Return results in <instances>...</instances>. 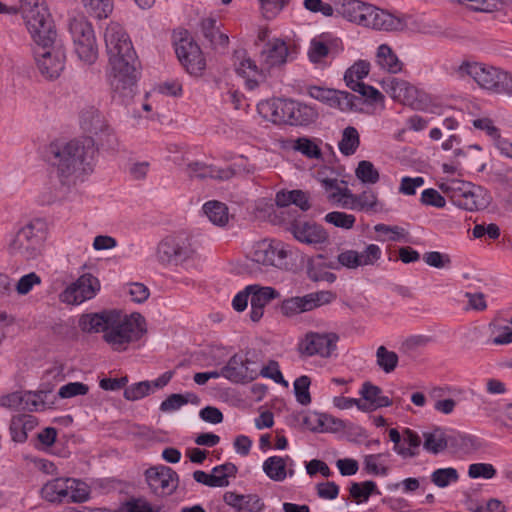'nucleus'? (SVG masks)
<instances>
[{"mask_svg": "<svg viewBox=\"0 0 512 512\" xmlns=\"http://www.w3.org/2000/svg\"><path fill=\"white\" fill-rule=\"evenodd\" d=\"M360 395L366 402H370L373 408H382L392 405V401L388 396L382 395L380 387L370 382H365L360 390Z\"/></svg>", "mask_w": 512, "mask_h": 512, "instance_id": "obj_34", "label": "nucleus"}, {"mask_svg": "<svg viewBox=\"0 0 512 512\" xmlns=\"http://www.w3.org/2000/svg\"><path fill=\"white\" fill-rule=\"evenodd\" d=\"M441 189L459 208L477 211L487 206V200L482 196L481 187L462 180H452L442 184Z\"/></svg>", "mask_w": 512, "mask_h": 512, "instance_id": "obj_10", "label": "nucleus"}, {"mask_svg": "<svg viewBox=\"0 0 512 512\" xmlns=\"http://www.w3.org/2000/svg\"><path fill=\"white\" fill-rule=\"evenodd\" d=\"M32 37L44 44L51 42L53 26L49 19L45 0H20L17 6Z\"/></svg>", "mask_w": 512, "mask_h": 512, "instance_id": "obj_7", "label": "nucleus"}, {"mask_svg": "<svg viewBox=\"0 0 512 512\" xmlns=\"http://www.w3.org/2000/svg\"><path fill=\"white\" fill-rule=\"evenodd\" d=\"M325 256L322 254H318L316 256L310 257L307 260V274L308 277L313 281H321L324 280V269L327 267L332 268L330 265L324 264Z\"/></svg>", "mask_w": 512, "mask_h": 512, "instance_id": "obj_52", "label": "nucleus"}, {"mask_svg": "<svg viewBox=\"0 0 512 512\" xmlns=\"http://www.w3.org/2000/svg\"><path fill=\"white\" fill-rule=\"evenodd\" d=\"M336 12L350 22L376 30H398L403 22L391 13L360 0H337Z\"/></svg>", "mask_w": 512, "mask_h": 512, "instance_id": "obj_3", "label": "nucleus"}, {"mask_svg": "<svg viewBox=\"0 0 512 512\" xmlns=\"http://www.w3.org/2000/svg\"><path fill=\"white\" fill-rule=\"evenodd\" d=\"M360 145V137L357 129L352 126L346 127L342 132V138L338 147L345 156L353 155Z\"/></svg>", "mask_w": 512, "mask_h": 512, "instance_id": "obj_41", "label": "nucleus"}, {"mask_svg": "<svg viewBox=\"0 0 512 512\" xmlns=\"http://www.w3.org/2000/svg\"><path fill=\"white\" fill-rule=\"evenodd\" d=\"M253 289L250 294V319L253 322H258L264 314L265 306L272 300L280 296L278 290L269 286H260L257 284L250 285Z\"/></svg>", "mask_w": 512, "mask_h": 512, "instance_id": "obj_27", "label": "nucleus"}, {"mask_svg": "<svg viewBox=\"0 0 512 512\" xmlns=\"http://www.w3.org/2000/svg\"><path fill=\"white\" fill-rule=\"evenodd\" d=\"M191 177L197 178H214V179H228L231 176V171L216 169L213 166H208L201 162H191L187 167Z\"/></svg>", "mask_w": 512, "mask_h": 512, "instance_id": "obj_35", "label": "nucleus"}, {"mask_svg": "<svg viewBox=\"0 0 512 512\" xmlns=\"http://www.w3.org/2000/svg\"><path fill=\"white\" fill-rule=\"evenodd\" d=\"M461 76H470L482 89L498 94L504 70L479 62H463L458 70Z\"/></svg>", "mask_w": 512, "mask_h": 512, "instance_id": "obj_18", "label": "nucleus"}, {"mask_svg": "<svg viewBox=\"0 0 512 512\" xmlns=\"http://www.w3.org/2000/svg\"><path fill=\"white\" fill-rule=\"evenodd\" d=\"M51 42L44 44L37 39H33L37 45L34 50L35 60L40 73L50 79L59 77L64 69V54L60 50L54 49L53 43L56 38V31L53 29Z\"/></svg>", "mask_w": 512, "mask_h": 512, "instance_id": "obj_17", "label": "nucleus"}, {"mask_svg": "<svg viewBox=\"0 0 512 512\" xmlns=\"http://www.w3.org/2000/svg\"><path fill=\"white\" fill-rule=\"evenodd\" d=\"M308 95L322 102L330 108L338 109L340 111H350L359 109L361 103L360 98L347 91H341L331 88H324L320 86L307 87Z\"/></svg>", "mask_w": 512, "mask_h": 512, "instance_id": "obj_20", "label": "nucleus"}, {"mask_svg": "<svg viewBox=\"0 0 512 512\" xmlns=\"http://www.w3.org/2000/svg\"><path fill=\"white\" fill-rule=\"evenodd\" d=\"M104 40L111 65L108 79L113 98L127 103L136 93V52L129 35L119 23L111 22L106 27Z\"/></svg>", "mask_w": 512, "mask_h": 512, "instance_id": "obj_1", "label": "nucleus"}, {"mask_svg": "<svg viewBox=\"0 0 512 512\" xmlns=\"http://www.w3.org/2000/svg\"><path fill=\"white\" fill-rule=\"evenodd\" d=\"M292 147L308 158L318 159L322 156L321 149L317 143L306 137L296 139Z\"/></svg>", "mask_w": 512, "mask_h": 512, "instance_id": "obj_54", "label": "nucleus"}, {"mask_svg": "<svg viewBox=\"0 0 512 512\" xmlns=\"http://www.w3.org/2000/svg\"><path fill=\"white\" fill-rule=\"evenodd\" d=\"M52 152L58 159L56 165L63 184L70 177L79 178L94 170L97 148L93 137L71 140Z\"/></svg>", "mask_w": 512, "mask_h": 512, "instance_id": "obj_2", "label": "nucleus"}, {"mask_svg": "<svg viewBox=\"0 0 512 512\" xmlns=\"http://www.w3.org/2000/svg\"><path fill=\"white\" fill-rule=\"evenodd\" d=\"M281 224L300 243L316 247L329 241V234L322 225L305 220L299 214L297 217L283 218Z\"/></svg>", "mask_w": 512, "mask_h": 512, "instance_id": "obj_13", "label": "nucleus"}, {"mask_svg": "<svg viewBox=\"0 0 512 512\" xmlns=\"http://www.w3.org/2000/svg\"><path fill=\"white\" fill-rule=\"evenodd\" d=\"M47 396V393L44 391L32 392L26 391L22 392V410L28 411H43L46 409V403L44 398Z\"/></svg>", "mask_w": 512, "mask_h": 512, "instance_id": "obj_47", "label": "nucleus"}, {"mask_svg": "<svg viewBox=\"0 0 512 512\" xmlns=\"http://www.w3.org/2000/svg\"><path fill=\"white\" fill-rule=\"evenodd\" d=\"M100 289L98 278L90 273L81 275L75 282L70 284L60 295L62 302L78 305L90 300Z\"/></svg>", "mask_w": 512, "mask_h": 512, "instance_id": "obj_23", "label": "nucleus"}, {"mask_svg": "<svg viewBox=\"0 0 512 512\" xmlns=\"http://www.w3.org/2000/svg\"><path fill=\"white\" fill-rule=\"evenodd\" d=\"M356 177L365 184H375L380 179V174L374 164L368 160H362L358 163L355 170Z\"/></svg>", "mask_w": 512, "mask_h": 512, "instance_id": "obj_49", "label": "nucleus"}, {"mask_svg": "<svg viewBox=\"0 0 512 512\" xmlns=\"http://www.w3.org/2000/svg\"><path fill=\"white\" fill-rule=\"evenodd\" d=\"M40 283V276L37 275L35 272H31L29 274L22 276L18 280L16 284V291L20 295H26L32 290L34 285H39Z\"/></svg>", "mask_w": 512, "mask_h": 512, "instance_id": "obj_63", "label": "nucleus"}, {"mask_svg": "<svg viewBox=\"0 0 512 512\" xmlns=\"http://www.w3.org/2000/svg\"><path fill=\"white\" fill-rule=\"evenodd\" d=\"M381 256L382 251L380 247L376 244H369L364 251L358 252L357 262H359V267L371 266L374 265Z\"/></svg>", "mask_w": 512, "mask_h": 512, "instance_id": "obj_58", "label": "nucleus"}, {"mask_svg": "<svg viewBox=\"0 0 512 512\" xmlns=\"http://www.w3.org/2000/svg\"><path fill=\"white\" fill-rule=\"evenodd\" d=\"M233 65L236 73L245 78L246 88L253 90L258 87L257 76L265 78V72L262 67H258L253 59L248 56L245 49L235 50L232 56Z\"/></svg>", "mask_w": 512, "mask_h": 512, "instance_id": "obj_24", "label": "nucleus"}, {"mask_svg": "<svg viewBox=\"0 0 512 512\" xmlns=\"http://www.w3.org/2000/svg\"><path fill=\"white\" fill-rule=\"evenodd\" d=\"M354 92H357L360 94L361 97V103L359 104V107L364 103L368 104H376L379 102H382L384 99L383 94L374 88L373 86L366 85L364 83L355 84L354 89H352Z\"/></svg>", "mask_w": 512, "mask_h": 512, "instance_id": "obj_53", "label": "nucleus"}, {"mask_svg": "<svg viewBox=\"0 0 512 512\" xmlns=\"http://www.w3.org/2000/svg\"><path fill=\"white\" fill-rule=\"evenodd\" d=\"M48 226L45 220L36 218L22 227L9 245L11 254L20 255L24 259H34L41 250L46 239Z\"/></svg>", "mask_w": 512, "mask_h": 512, "instance_id": "obj_6", "label": "nucleus"}, {"mask_svg": "<svg viewBox=\"0 0 512 512\" xmlns=\"http://www.w3.org/2000/svg\"><path fill=\"white\" fill-rule=\"evenodd\" d=\"M334 299L335 295L330 291L312 292L304 296L286 298L279 303L277 309L284 317L292 318L328 304Z\"/></svg>", "mask_w": 512, "mask_h": 512, "instance_id": "obj_15", "label": "nucleus"}, {"mask_svg": "<svg viewBox=\"0 0 512 512\" xmlns=\"http://www.w3.org/2000/svg\"><path fill=\"white\" fill-rule=\"evenodd\" d=\"M288 245L276 239H263L256 242L250 252L251 260L264 266L282 268L290 253Z\"/></svg>", "mask_w": 512, "mask_h": 512, "instance_id": "obj_16", "label": "nucleus"}, {"mask_svg": "<svg viewBox=\"0 0 512 512\" xmlns=\"http://www.w3.org/2000/svg\"><path fill=\"white\" fill-rule=\"evenodd\" d=\"M351 208L365 212H377L378 211V199L375 192L372 190L363 191L361 194L353 195L350 194Z\"/></svg>", "mask_w": 512, "mask_h": 512, "instance_id": "obj_37", "label": "nucleus"}, {"mask_svg": "<svg viewBox=\"0 0 512 512\" xmlns=\"http://www.w3.org/2000/svg\"><path fill=\"white\" fill-rule=\"evenodd\" d=\"M288 99L273 98L261 101L257 105L259 114L274 124H285Z\"/></svg>", "mask_w": 512, "mask_h": 512, "instance_id": "obj_30", "label": "nucleus"}, {"mask_svg": "<svg viewBox=\"0 0 512 512\" xmlns=\"http://www.w3.org/2000/svg\"><path fill=\"white\" fill-rule=\"evenodd\" d=\"M236 473L237 467L233 463H225L214 467L211 474L224 482L223 484L216 485V487H226L229 485V477H234Z\"/></svg>", "mask_w": 512, "mask_h": 512, "instance_id": "obj_62", "label": "nucleus"}, {"mask_svg": "<svg viewBox=\"0 0 512 512\" xmlns=\"http://www.w3.org/2000/svg\"><path fill=\"white\" fill-rule=\"evenodd\" d=\"M289 49L285 41L274 38L267 41L259 53V62L263 72L285 64Z\"/></svg>", "mask_w": 512, "mask_h": 512, "instance_id": "obj_25", "label": "nucleus"}, {"mask_svg": "<svg viewBox=\"0 0 512 512\" xmlns=\"http://www.w3.org/2000/svg\"><path fill=\"white\" fill-rule=\"evenodd\" d=\"M265 505L257 495H243L239 512H261Z\"/></svg>", "mask_w": 512, "mask_h": 512, "instance_id": "obj_64", "label": "nucleus"}, {"mask_svg": "<svg viewBox=\"0 0 512 512\" xmlns=\"http://www.w3.org/2000/svg\"><path fill=\"white\" fill-rule=\"evenodd\" d=\"M115 512H159L143 497H131L123 502Z\"/></svg>", "mask_w": 512, "mask_h": 512, "instance_id": "obj_50", "label": "nucleus"}, {"mask_svg": "<svg viewBox=\"0 0 512 512\" xmlns=\"http://www.w3.org/2000/svg\"><path fill=\"white\" fill-rule=\"evenodd\" d=\"M198 397L192 393L183 394H171L160 404V410L162 412H172L180 409L186 405L189 401L192 403L198 402Z\"/></svg>", "mask_w": 512, "mask_h": 512, "instance_id": "obj_45", "label": "nucleus"}, {"mask_svg": "<svg viewBox=\"0 0 512 512\" xmlns=\"http://www.w3.org/2000/svg\"><path fill=\"white\" fill-rule=\"evenodd\" d=\"M203 211L208 219L217 226H225L229 221L228 207L226 204L211 200L203 205Z\"/></svg>", "mask_w": 512, "mask_h": 512, "instance_id": "obj_36", "label": "nucleus"}, {"mask_svg": "<svg viewBox=\"0 0 512 512\" xmlns=\"http://www.w3.org/2000/svg\"><path fill=\"white\" fill-rule=\"evenodd\" d=\"M89 391L88 385L82 382H70L63 385L59 391L58 395L60 398H72L79 395H86Z\"/></svg>", "mask_w": 512, "mask_h": 512, "instance_id": "obj_61", "label": "nucleus"}, {"mask_svg": "<svg viewBox=\"0 0 512 512\" xmlns=\"http://www.w3.org/2000/svg\"><path fill=\"white\" fill-rule=\"evenodd\" d=\"M145 481L151 492L157 496H169L179 484V476L171 467L155 465L144 472Z\"/></svg>", "mask_w": 512, "mask_h": 512, "instance_id": "obj_21", "label": "nucleus"}, {"mask_svg": "<svg viewBox=\"0 0 512 512\" xmlns=\"http://www.w3.org/2000/svg\"><path fill=\"white\" fill-rule=\"evenodd\" d=\"M376 63L385 71L396 74L402 71L403 63L387 44H381L376 53Z\"/></svg>", "mask_w": 512, "mask_h": 512, "instance_id": "obj_33", "label": "nucleus"}, {"mask_svg": "<svg viewBox=\"0 0 512 512\" xmlns=\"http://www.w3.org/2000/svg\"><path fill=\"white\" fill-rule=\"evenodd\" d=\"M81 129L97 138L98 144L105 148H114L117 138L113 129L106 122L101 112L93 106L84 108L80 112Z\"/></svg>", "mask_w": 512, "mask_h": 512, "instance_id": "obj_12", "label": "nucleus"}, {"mask_svg": "<svg viewBox=\"0 0 512 512\" xmlns=\"http://www.w3.org/2000/svg\"><path fill=\"white\" fill-rule=\"evenodd\" d=\"M288 460L291 464L293 463L289 456H270L263 462V471L271 480L282 482L286 479L287 475L293 476L294 474L292 469H290L289 472L287 471Z\"/></svg>", "mask_w": 512, "mask_h": 512, "instance_id": "obj_32", "label": "nucleus"}, {"mask_svg": "<svg viewBox=\"0 0 512 512\" xmlns=\"http://www.w3.org/2000/svg\"><path fill=\"white\" fill-rule=\"evenodd\" d=\"M147 332L145 318L140 313L130 315L113 309L103 340L115 352H124Z\"/></svg>", "mask_w": 512, "mask_h": 512, "instance_id": "obj_4", "label": "nucleus"}, {"mask_svg": "<svg viewBox=\"0 0 512 512\" xmlns=\"http://www.w3.org/2000/svg\"><path fill=\"white\" fill-rule=\"evenodd\" d=\"M174 47L178 60L191 75H200L206 62L203 53L187 30L174 33Z\"/></svg>", "mask_w": 512, "mask_h": 512, "instance_id": "obj_11", "label": "nucleus"}, {"mask_svg": "<svg viewBox=\"0 0 512 512\" xmlns=\"http://www.w3.org/2000/svg\"><path fill=\"white\" fill-rule=\"evenodd\" d=\"M113 309L103 310L99 313L83 314L78 322L80 329L86 333H106Z\"/></svg>", "mask_w": 512, "mask_h": 512, "instance_id": "obj_31", "label": "nucleus"}, {"mask_svg": "<svg viewBox=\"0 0 512 512\" xmlns=\"http://www.w3.org/2000/svg\"><path fill=\"white\" fill-rule=\"evenodd\" d=\"M252 351L234 354L222 367V376L233 383H248L259 375V368Z\"/></svg>", "mask_w": 512, "mask_h": 512, "instance_id": "obj_14", "label": "nucleus"}, {"mask_svg": "<svg viewBox=\"0 0 512 512\" xmlns=\"http://www.w3.org/2000/svg\"><path fill=\"white\" fill-rule=\"evenodd\" d=\"M370 63L365 60H358L344 74V81L350 89L355 84L363 83L362 80L369 74Z\"/></svg>", "mask_w": 512, "mask_h": 512, "instance_id": "obj_40", "label": "nucleus"}, {"mask_svg": "<svg viewBox=\"0 0 512 512\" xmlns=\"http://www.w3.org/2000/svg\"><path fill=\"white\" fill-rule=\"evenodd\" d=\"M196 256L191 239L184 234H174L163 238L157 245L156 257L163 265H180Z\"/></svg>", "mask_w": 512, "mask_h": 512, "instance_id": "obj_9", "label": "nucleus"}, {"mask_svg": "<svg viewBox=\"0 0 512 512\" xmlns=\"http://www.w3.org/2000/svg\"><path fill=\"white\" fill-rule=\"evenodd\" d=\"M324 220L327 223L334 225L335 227L351 229L356 222V217L345 212L332 211L325 215Z\"/></svg>", "mask_w": 512, "mask_h": 512, "instance_id": "obj_55", "label": "nucleus"}, {"mask_svg": "<svg viewBox=\"0 0 512 512\" xmlns=\"http://www.w3.org/2000/svg\"><path fill=\"white\" fill-rule=\"evenodd\" d=\"M308 56L311 62L320 63L325 57L330 56L327 45L322 35L312 39Z\"/></svg>", "mask_w": 512, "mask_h": 512, "instance_id": "obj_56", "label": "nucleus"}, {"mask_svg": "<svg viewBox=\"0 0 512 512\" xmlns=\"http://www.w3.org/2000/svg\"><path fill=\"white\" fill-rule=\"evenodd\" d=\"M497 474L496 469L489 463H473L469 465L468 476L473 479H491Z\"/></svg>", "mask_w": 512, "mask_h": 512, "instance_id": "obj_60", "label": "nucleus"}, {"mask_svg": "<svg viewBox=\"0 0 512 512\" xmlns=\"http://www.w3.org/2000/svg\"><path fill=\"white\" fill-rule=\"evenodd\" d=\"M339 336L336 333L308 332L298 344L302 355L328 358L337 348Z\"/></svg>", "mask_w": 512, "mask_h": 512, "instance_id": "obj_22", "label": "nucleus"}, {"mask_svg": "<svg viewBox=\"0 0 512 512\" xmlns=\"http://www.w3.org/2000/svg\"><path fill=\"white\" fill-rule=\"evenodd\" d=\"M398 355L394 351L388 350L385 346H379L376 351L377 365L385 372H393L398 365Z\"/></svg>", "mask_w": 512, "mask_h": 512, "instance_id": "obj_46", "label": "nucleus"}, {"mask_svg": "<svg viewBox=\"0 0 512 512\" xmlns=\"http://www.w3.org/2000/svg\"><path fill=\"white\" fill-rule=\"evenodd\" d=\"M87 13L98 19L107 18L113 10V0H81Z\"/></svg>", "mask_w": 512, "mask_h": 512, "instance_id": "obj_43", "label": "nucleus"}, {"mask_svg": "<svg viewBox=\"0 0 512 512\" xmlns=\"http://www.w3.org/2000/svg\"><path fill=\"white\" fill-rule=\"evenodd\" d=\"M423 437L424 449L432 454H438L442 452L448 445L446 434L441 429H435L432 432H426L423 434Z\"/></svg>", "mask_w": 512, "mask_h": 512, "instance_id": "obj_39", "label": "nucleus"}, {"mask_svg": "<svg viewBox=\"0 0 512 512\" xmlns=\"http://www.w3.org/2000/svg\"><path fill=\"white\" fill-rule=\"evenodd\" d=\"M318 118V111L307 104L288 99L285 124L307 126Z\"/></svg>", "mask_w": 512, "mask_h": 512, "instance_id": "obj_28", "label": "nucleus"}, {"mask_svg": "<svg viewBox=\"0 0 512 512\" xmlns=\"http://www.w3.org/2000/svg\"><path fill=\"white\" fill-rule=\"evenodd\" d=\"M276 205L279 208L278 214L275 217L280 218V223L283 222V218L296 217L291 213V205L299 207L302 211L310 209L311 205L309 202V196L302 190H291V191H279L275 197Z\"/></svg>", "mask_w": 512, "mask_h": 512, "instance_id": "obj_26", "label": "nucleus"}, {"mask_svg": "<svg viewBox=\"0 0 512 512\" xmlns=\"http://www.w3.org/2000/svg\"><path fill=\"white\" fill-rule=\"evenodd\" d=\"M151 393L150 381H141L128 386L124 390V398L128 401H136Z\"/></svg>", "mask_w": 512, "mask_h": 512, "instance_id": "obj_57", "label": "nucleus"}, {"mask_svg": "<svg viewBox=\"0 0 512 512\" xmlns=\"http://www.w3.org/2000/svg\"><path fill=\"white\" fill-rule=\"evenodd\" d=\"M430 480L435 486L446 488L459 480V474L453 467L439 468L431 473Z\"/></svg>", "mask_w": 512, "mask_h": 512, "instance_id": "obj_44", "label": "nucleus"}, {"mask_svg": "<svg viewBox=\"0 0 512 512\" xmlns=\"http://www.w3.org/2000/svg\"><path fill=\"white\" fill-rule=\"evenodd\" d=\"M389 456L388 452L365 455L363 459L364 470L371 475H388L389 467L384 462Z\"/></svg>", "mask_w": 512, "mask_h": 512, "instance_id": "obj_38", "label": "nucleus"}, {"mask_svg": "<svg viewBox=\"0 0 512 512\" xmlns=\"http://www.w3.org/2000/svg\"><path fill=\"white\" fill-rule=\"evenodd\" d=\"M38 425V419L30 414L14 415L9 424V433L12 441L24 443L28 439V434Z\"/></svg>", "mask_w": 512, "mask_h": 512, "instance_id": "obj_29", "label": "nucleus"}, {"mask_svg": "<svg viewBox=\"0 0 512 512\" xmlns=\"http://www.w3.org/2000/svg\"><path fill=\"white\" fill-rule=\"evenodd\" d=\"M311 379L307 375H302L294 381V393L299 404L307 406L311 403L310 388Z\"/></svg>", "mask_w": 512, "mask_h": 512, "instance_id": "obj_51", "label": "nucleus"}, {"mask_svg": "<svg viewBox=\"0 0 512 512\" xmlns=\"http://www.w3.org/2000/svg\"><path fill=\"white\" fill-rule=\"evenodd\" d=\"M41 496L51 503H83L90 497V487L80 479L58 477L43 485Z\"/></svg>", "mask_w": 512, "mask_h": 512, "instance_id": "obj_5", "label": "nucleus"}, {"mask_svg": "<svg viewBox=\"0 0 512 512\" xmlns=\"http://www.w3.org/2000/svg\"><path fill=\"white\" fill-rule=\"evenodd\" d=\"M69 31L79 59L93 64L98 58V46L91 22L85 16L74 17L69 21Z\"/></svg>", "mask_w": 512, "mask_h": 512, "instance_id": "obj_8", "label": "nucleus"}, {"mask_svg": "<svg viewBox=\"0 0 512 512\" xmlns=\"http://www.w3.org/2000/svg\"><path fill=\"white\" fill-rule=\"evenodd\" d=\"M386 92L396 101L410 106L414 110H426L428 96L406 80L390 78L387 82Z\"/></svg>", "mask_w": 512, "mask_h": 512, "instance_id": "obj_19", "label": "nucleus"}, {"mask_svg": "<svg viewBox=\"0 0 512 512\" xmlns=\"http://www.w3.org/2000/svg\"><path fill=\"white\" fill-rule=\"evenodd\" d=\"M490 326L494 335L492 339L494 345H508L512 343V327L509 325L501 326L496 322H492Z\"/></svg>", "mask_w": 512, "mask_h": 512, "instance_id": "obj_59", "label": "nucleus"}, {"mask_svg": "<svg viewBox=\"0 0 512 512\" xmlns=\"http://www.w3.org/2000/svg\"><path fill=\"white\" fill-rule=\"evenodd\" d=\"M403 444L399 449V454L402 458H414L419 455V448L421 446V438L417 432L406 428L403 432Z\"/></svg>", "mask_w": 512, "mask_h": 512, "instance_id": "obj_42", "label": "nucleus"}, {"mask_svg": "<svg viewBox=\"0 0 512 512\" xmlns=\"http://www.w3.org/2000/svg\"><path fill=\"white\" fill-rule=\"evenodd\" d=\"M377 491L375 482L367 480L362 483L353 482L349 488L351 497L357 502H366L370 495Z\"/></svg>", "mask_w": 512, "mask_h": 512, "instance_id": "obj_48", "label": "nucleus"}]
</instances>
